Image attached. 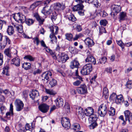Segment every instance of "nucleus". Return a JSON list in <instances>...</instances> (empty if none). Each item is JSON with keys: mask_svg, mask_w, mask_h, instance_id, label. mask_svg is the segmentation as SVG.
<instances>
[{"mask_svg": "<svg viewBox=\"0 0 132 132\" xmlns=\"http://www.w3.org/2000/svg\"><path fill=\"white\" fill-rule=\"evenodd\" d=\"M4 54L8 57H11V53L10 48H7L4 51Z\"/></svg>", "mask_w": 132, "mask_h": 132, "instance_id": "nucleus-42", "label": "nucleus"}, {"mask_svg": "<svg viewBox=\"0 0 132 132\" xmlns=\"http://www.w3.org/2000/svg\"><path fill=\"white\" fill-rule=\"evenodd\" d=\"M64 108L65 110L68 113L70 112V108L69 104L68 103H65L64 106Z\"/></svg>", "mask_w": 132, "mask_h": 132, "instance_id": "nucleus-39", "label": "nucleus"}, {"mask_svg": "<svg viewBox=\"0 0 132 132\" xmlns=\"http://www.w3.org/2000/svg\"><path fill=\"white\" fill-rule=\"evenodd\" d=\"M52 75V73L51 72L48 71L43 73L42 75V77L44 78V80H48L49 78L51 77Z\"/></svg>", "mask_w": 132, "mask_h": 132, "instance_id": "nucleus-21", "label": "nucleus"}, {"mask_svg": "<svg viewBox=\"0 0 132 132\" xmlns=\"http://www.w3.org/2000/svg\"><path fill=\"white\" fill-rule=\"evenodd\" d=\"M39 108L40 111L44 113L47 112L49 108V106L46 104H42L39 106Z\"/></svg>", "mask_w": 132, "mask_h": 132, "instance_id": "nucleus-13", "label": "nucleus"}, {"mask_svg": "<svg viewBox=\"0 0 132 132\" xmlns=\"http://www.w3.org/2000/svg\"><path fill=\"white\" fill-rule=\"evenodd\" d=\"M75 1L78 3L80 4H82L84 2L88 3H90L91 2V1H90V0H76Z\"/></svg>", "mask_w": 132, "mask_h": 132, "instance_id": "nucleus-50", "label": "nucleus"}, {"mask_svg": "<svg viewBox=\"0 0 132 132\" xmlns=\"http://www.w3.org/2000/svg\"><path fill=\"white\" fill-rule=\"evenodd\" d=\"M25 128L27 130H29L32 131L34 129V127L32 126V123L30 125L29 124L27 123L25 126Z\"/></svg>", "mask_w": 132, "mask_h": 132, "instance_id": "nucleus-37", "label": "nucleus"}, {"mask_svg": "<svg viewBox=\"0 0 132 132\" xmlns=\"http://www.w3.org/2000/svg\"><path fill=\"white\" fill-rule=\"evenodd\" d=\"M117 95L115 93H112L110 97V100H115L116 97Z\"/></svg>", "mask_w": 132, "mask_h": 132, "instance_id": "nucleus-51", "label": "nucleus"}, {"mask_svg": "<svg viewBox=\"0 0 132 132\" xmlns=\"http://www.w3.org/2000/svg\"><path fill=\"white\" fill-rule=\"evenodd\" d=\"M5 110V106L3 105V103L0 104V110L1 111V112L2 114H3L4 112L3 111Z\"/></svg>", "mask_w": 132, "mask_h": 132, "instance_id": "nucleus-52", "label": "nucleus"}, {"mask_svg": "<svg viewBox=\"0 0 132 132\" xmlns=\"http://www.w3.org/2000/svg\"><path fill=\"white\" fill-rule=\"evenodd\" d=\"M81 83V82L80 81L77 80L73 83V85L75 86H78Z\"/></svg>", "mask_w": 132, "mask_h": 132, "instance_id": "nucleus-61", "label": "nucleus"}, {"mask_svg": "<svg viewBox=\"0 0 132 132\" xmlns=\"http://www.w3.org/2000/svg\"><path fill=\"white\" fill-rule=\"evenodd\" d=\"M91 3L96 7H97L98 5V2L97 0H93L92 2H91Z\"/></svg>", "mask_w": 132, "mask_h": 132, "instance_id": "nucleus-59", "label": "nucleus"}, {"mask_svg": "<svg viewBox=\"0 0 132 132\" xmlns=\"http://www.w3.org/2000/svg\"><path fill=\"white\" fill-rule=\"evenodd\" d=\"M59 59L62 62L64 63L69 59V57L68 55L64 53H62L60 56Z\"/></svg>", "mask_w": 132, "mask_h": 132, "instance_id": "nucleus-20", "label": "nucleus"}, {"mask_svg": "<svg viewBox=\"0 0 132 132\" xmlns=\"http://www.w3.org/2000/svg\"><path fill=\"white\" fill-rule=\"evenodd\" d=\"M37 20L38 21L39 24H43L44 19L43 18H41L40 16L37 14H35L34 15Z\"/></svg>", "mask_w": 132, "mask_h": 132, "instance_id": "nucleus-31", "label": "nucleus"}, {"mask_svg": "<svg viewBox=\"0 0 132 132\" xmlns=\"http://www.w3.org/2000/svg\"><path fill=\"white\" fill-rule=\"evenodd\" d=\"M40 42V43L41 46H42V47H45V50L47 48H48V47H47L46 46L44 41L43 40H42Z\"/></svg>", "mask_w": 132, "mask_h": 132, "instance_id": "nucleus-62", "label": "nucleus"}, {"mask_svg": "<svg viewBox=\"0 0 132 132\" xmlns=\"http://www.w3.org/2000/svg\"><path fill=\"white\" fill-rule=\"evenodd\" d=\"M77 90L79 93L82 94H84L87 92V87L85 84L81 85L80 87L78 88Z\"/></svg>", "mask_w": 132, "mask_h": 132, "instance_id": "nucleus-8", "label": "nucleus"}, {"mask_svg": "<svg viewBox=\"0 0 132 132\" xmlns=\"http://www.w3.org/2000/svg\"><path fill=\"white\" fill-rule=\"evenodd\" d=\"M100 15L102 17H104L108 15V14L106 13L104 11L101 12L100 13Z\"/></svg>", "mask_w": 132, "mask_h": 132, "instance_id": "nucleus-60", "label": "nucleus"}, {"mask_svg": "<svg viewBox=\"0 0 132 132\" xmlns=\"http://www.w3.org/2000/svg\"><path fill=\"white\" fill-rule=\"evenodd\" d=\"M123 101V97L122 95H117L115 99V102L117 104H120Z\"/></svg>", "mask_w": 132, "mask_h": 132, "instance_id": "nucleus-28", "label": "nucleus"}, {"mask_svg": "<svg viewBox=\"0 0 132 132\" xmlns=\"http://www.w3.org/2000/svg\"><path fill=\"white\" fill-rule=\"evenodd\" d=\"M97 119V117L95 114H94L93 115L90 116L88 119L90 123L96 122Z\"/></svg>", "mask_w": 132, "mask_h": 132, "instance_id": "nucleus-27", "label": "nucleus"}, {"mask_svg": "<svg viewBox=\"0 0 132 132\" xmlns=\"http://www.w3.org/2000/svg\"><path fill=\"white\" fill-rule=\"evenodd\" d=\"M26 23L28 26H30L34 23V21L32 19H26L25 22Z\"/></svg>", "mask_w": 132, "mask_h": 132, "instance_id": "nucleus-40", "label": "nucleus"}, {"mask_svg": "<svg viewBox=\"0 0 132 132\" xmlns=\"http://www.w3.org/2000/svg\"><path fill=\"white\" fill-rule=\"evenodd\" d=\"M86 62H91L94 65L96 64V60L95 58L91 55H88L85 60Z\"/></svg>", "mask_w": 132, "mask_h": 132, "instance_id": "nucleus-16", "label": "nucleus"}, {"mask_svg": "<svg viewBox=\"0 0 132 132\" xmlns=\"http://www.w3.org/2000/svg\"><path fill=\"white\" fill-rule=\"evenodd\" d=\"M49 84L51 87H52L55 86L57 85V82L56 80L54 79H52L50 82Z\"/></svg>", "mask_w": 132, "mask_h": 132, "instance_id": "nucleus-43", "label": "nucleus"}, {"mask_svg": "<svg viewBox=\"0 0 132 132\" xmlns=\"http://www.w3.org/2000/svg\"><path fill=\"white\" fill-rule=\"evenodd\" d=\"M84 6L82 4H79L74 6L72 8L73 11H79L83 9Z\"/></svg>", "mask_w": 132, "mask_h": 132, "instance_id": "nucleus-23", "label": "nucleus"}, {"mask_svg": "<svg viewBox=\"0 0 132 132\" xmlns=\"http://www.w3.org/2000/svg\"><path fill=\"white\" fill-rule=\"evenodd\" d=\"M84 113L86 116H90L94 114V109L91 107H88L85 109Z\"/></svg>", "mask_w": 132, "mask_h": 132, "instance_id": "nucleus-10", "label": "nucleus"}, {"mask_svg": "<svg viewBox=\"0 0 132 132\" xmlns=\"http://www.w3.org/2000/svg\"><path fill=\"white\" fill-rule=\"evenodd\" d=\"M76 111L78 118L82 119L84 117V114L82 108L81 107L77 108Z\"/></svg>", "mask_w": 132, "mask_h": 132, "instance_id": "nucleus-14", "label": "nucleus"}, {"mask_svg": "<svg viewBox=\"0 0 132 132\" xmlns=\"http://www.w3.org/2000/svg\"><path fill=\"white\" fill-rule=\"evenodd\" d=\"M100 23L101 26H105L107 23V22L106 20H101Z\"/></svg>", "mask_w": 132, "mask_h": 132, "instance_id": "nucleus-56", "label": "nucleus"}, {"mask_svg": "<svg viewBox=\"0 0 132 132\" xmlns=\"http://www.w3.org/2000/svg\"><path fill=\"white\" fill-rule=\"evenodd\" d=\"M85 42L89 47L92 46L94 44L93 40L89 37L85 40Z\"/></svg>", "mask_w": 132, "mask_h": 132, "instance_id": "nucleus-22", "label": "nucleus"}, {"mask_svg": "<svg viewBox=\"0 0 132 132\" xmlns=\"http://www.w3.org/2000/svg\"><path fill=\"white\" fill-rule=\"evenodd\" d=\"M3 57L2 54L0 53V66H1L3 63Z\"/></svg>", "mask_w": 132, "mask_h": 132, "instance_id": "nucleus-63", "label": "nucleus"}, {"mask_svg": "<svg viewBox=\"0 0 132 132\" xmlns=\"http://www.w3.org/2000/svg\"><path fill=\"white\" fill-rule=\"evenodd\" d=\"M22 67L26 70H28L31 67L30 64L29 63H24L22 65Z\"/></svg>", "mask_w": 132, "mask_h": 132, "instance_id": "nucleus-35", "label": "nucleus"}, {"mask_svg": "<svg viewBox=\"0 0 132 132\" xmlns=\"http://www.w3.org/2000/svg\"><path fill=\"white\" fill-rule=\"evenodd\" d=\"M61 123L62 126L66 129H68L70 127V124L69 119L67 117H63L61 118Z\"/></svg>", "mask_w": 132, "mask_h": 132, "instance_id": "nucleus-5", "label": "nucleus"}, {"mask_svg": "<svg viewBox=\"0 0 132 132\" xmlns=\"http://www.w3.org/2000/svg\"><path fill=\"white\" fill-rule=\"evenodd\" d=\"M24 58L25 59L29 60L31 61H33L34 60V59L30 55H26L24 57Z\"/></svg>", "mask_w": 132, "mask_h": 132, "instance_id": "nucleus-49", "label": "nucleus"}, {"mask_svg": "<svg viewBox=\"0 0 132 132\" xmlns=\"http://www.w3.org/2000/svg\"><path fill=\"white\" fill-rule=\"evenodd\" d=\"M13 106L12 105V103L10 105V112H8L6 113V117L8 119L10 118L11 114L12 115L13 114Z\"/></svg>", "mask_w": 132, "mask_h": 132, "instance_id": "nucleus-25", "label": "nucleus"}, {"mask_svg": "<svg viewBox=\"0 0 132 132\" xmlns=\"http://www.w3.org/2000/svg\"><path fill=\"white\" fill-rule=\"evenodd\" d=\"M126 87L128 88H132V81H129L127 82L126 85Z\"/></svg>", "mask_w": 132, "mask_h": 132, "instance_id": "nucleus-55", "label": "nucleus"}, {"mask_svg": "<svg viewBox=\"0 0 132 132\" xmlns=\"http://www.w3.org/2000/svg\"><path fill=\"white\" fill-rule=\"evenodd\" d=\"M66 39L69 41H71L72 39L73 36L71 33H67L65 34Z\"/></svg>", "mask_w": 132, "mask_h": 132, "instance_id": "nucleus-41", "label": "nucleus"}, {"mask_svg": "<svg viewBox=\"0 0 132 132\" xmlns=\"http://www.w3.org/2000/svg\"><path fill=\"white\" fill-rule=\"evenodd\" d=\"M91 123V125L89 126V127L90 129H94L97 125L96 122H93Z\"/></svg>", "mask_w": 132, "mask_h": 132, "instance_id": "nucleus-53", "label": "nucleus"}, {"mask_svg": "<svg viewBox=\"0 0 132 132\" xmlns=\"http://www.w3.org/2000/svg\"><path fill=\"white\" fill-rule=\"evenodd\" d=\"M54 8L55 10L57 11L63 10L65 9V4L63 3H57L54 4Z\"/></svg>", "mask_w": 132, "mask_h": 132, "instance_id": "nucleus-12", "label": "nucleus"}, {"mask_svg": "<svg viewBox=\"0 0 132 132\" xmlns=\"http://www.w3.org/2000/svg\"><path fill=\"white\" fill-rule=\"evenodd\" d=\"M4 40L1 42L0 45L2 49H3L5 47L7 43L9 44H10L11 43V40L7 36H4Z\"/></svg>", "mask_w": 132, "mask_h": 132, "instance_id": "nucleus-11", "label": "nucleus"}, {"mask_svg": "<svg viewBox=\"0 0 132 132\" xmlns=\"http://www.w3.org/2000/svg\"><path fill=\"white\" fill-rule=\"evenodd\" d=\"M45 90L46 93L50 95H54L56 94L52 90L46 89Z\"/></svg>", "mask_w": 132, "mask_h": 132, "instance_id": "nucleus-46", "label": "nucleus"}, {"mask_svg": "<svg viewBox=\"0 0 132 132\" xmlns=\"http://www.w3.org/2000/svg\"><path fill=\"white\" fill-rule=\"evenodd\" d=\"M51 14V19L53 21H55L56 19L57 16V13L55 11L52 12Z\"/></svg>", "mask_w": 132, "mask_h": 132, "instance_id": "nucleus-36", "label": "nucleus"}, {"mask_svg": "<svg viewBox=\"0 0 132 132\" xmlns=\"http://www.w3.org/2000/svg\"><path fill=\"white\" fill-rule=\"evenodd\" d=\"M106 31L105 28L102 27H101L100 28L99 34H102L103 33H106Z\"/></svg>", "mask_w": 132, "mask_h": 132, "instance_id": "nucleus-57", "label": "nucleus"}, {"mask_svg": "<svg viewBox=\"0 0 132 132\" xmlns=\"http://www.w3.org/2000/svg\"><path fill=\"white\" fill-rule=\"evenodd\" d=\"M116 42L121 47L122 49L124 48L125 44L122 43L121 40H116Z\"/></svg>", "mask_w": 132, "mask_h": 132, "instance_id": "nucleus-47", "label": "nucleus"}, {"mask_svg": "<svg viewBox=\"0 0 132 132\" xmlns=\"http://www.w3.org/2000/svg\"><path fill=\"white\" fill-rule=\"evenodd\" d=\"M68 19L69 20L72 21H75L76 20V19L74 15L73 14H71L70 15L68 18Z\"/></svg>", "mask_w": 132, "mask_h": 132, "instance_id": "nucleus-48", "label": "nucleus"}, {"mask_svg": "<svg viewBox=\"0 0 132 132\" xmlns=\"http://www.w3.org/2000/svg\"><path fill=\"white\" fill-rule=\"evenodd\" d=\"M107 111L106 105L103 104L99 106L98 110V113L101 117H104L106 114Z\"/></svg>", "mask_w": 132, "mask_h": 132, "instance_id": "nucleus-3", "label": "nucleus"}, {"mask_svg": "<svg viewBox=\"0 0 132 132\" xmlns=\"http://www.w3.org/2000/svg\"><path fill=\"white\" fill-rule=\"evenodd\" d=\"M50 31L51 32L50 35L51 39V43L52 44L56 43L57 41L56 37L55 35L57 34L58 32L59 28L56 26H51L49 27Z\"/></svg>", "mask_w": 132, "mask_h": 132, "instance_id": "nucleus-1", "label": "nucleus"}, {"mask_svg": "<svg viewBox=\"0 0 132 132\" xmlns=\"http://www.w3.org/2000/svg\"><path fill=\"white\" fill-rule=\"evenodd\" d=\"M55 102L56 104V106L58 108L62 106L63 105V100L60 97L57 98L55 100Z\"/></svg>", "mask_w": 132, "mask_h": 132, "instance_id": "nucleus-19", "label": "nucleus"}, {"mask_svg": "<svg viewBox=\"0 0 132 132\" xmlns=\"http://www.w3.org/2000/svg\"><path fill=\"white\" fill-rule=\"evenodd\" d=\"M15 104L17 111H21L23 108L24 104L22 101L19 100H16L15 102Z\"/></svg>", "mask_w": 132, "mask_h": 132, "instance_id": "nucleus-6", "label": "nucleus"}, {"mask_svg": "<svg viewBox=\"0 0 132 132\" xmlns=\"http://www.w3.org/2000/svg\"><path fill=\"white\" fill-rule=\"evenodd\" d=\"M125 121L128 120L129 123L132 121V113L129 110L124 112Z\"/></svg>", "mask_w": 132, "mask_h": 132, "instance_id": "nucleus-7", "label": "nucleus"}, {"mask_svg": "<svg viewBox=\"0 0 132 132\" xmlns=\"http://www.w3.org/2000/svg\"><path fill=\"white\" fill-rule=\"evenodd\" d=\"M127 16L126 13L125 12H122L120 13L119 15V20L120 22L121 21L125 20Z\"/></svg>", "mask_w": 132, "mask_h": 132, "instance_id": "nucleus-29", "label": "nucleus"}, {"mask_svg": "<svg viewBox=\"0 0 132 132\" xmlns=\"http://www.w3.org/2000/svg\"><path fill=\"white\" fill-rule=\"evenodd\" d=\"M79 65V63L78 61L75 60L71 62L70 67L72 69L76 68L78 71V68Z\"/></svg>", "mask_w": 132, "mask_h": 132, "instance_id": "nucleus-17", "label": "nucleus"}, {"mask_svg": "<svg viewBox=\"0 0 132 132\" xmlns=\"http://www.w3.org/2000/svg\"><path fill=\"white\" fill-rule=\"evenodd\" d=\"M19 20L20 22V23H23L25 22L26 19V16L22 14H21Z\"/></svg>", "mask_w": 132, "mask_h": 132, "instance_id": "nucleus-45", "label": "nucleus"}, {"mask_svg": "<svg viewBox=\"0 0 132 132\" xmlns=\"http://www.w3.org/2000/svg\"><path fill=\"white\" fill-rule=\"evenodd\" d=\"M6 24V22L5 21L0 20V30L2 29L3 26L5 25Z\"/></svg>", "mask_w": 132, "mask_h": 132, "instance_id": "nucleus-58", "label": "nucleus"}, {"mask_svg": "<svg viewBox=\"0 0 132 132\" xmlns=\"http://www.w3.org/2000/svg\"><path fill=\"white\" fill-rule=\"evenodd\" d=\"M76 78L77 79H79V81H80L81 82L83 81L82 78L81 77L79 76L78 75V71H77V70H76Z\"/></svg>", "mask_w": 132, "mask_h": 132, "instance_id": "nucleus-54", "label": "nucleus"}, {"mask_svg": "<svg viewBox=\"0 0 132 132\" xmlns=\"http://www.w3.org/2000/svg\"><path fill=\"white\" fill-rule=\"evenodd\" d=\"M108 113L110 116H113L115 114V109L112 107H110Z\"/></svg>", "mask_w": 132, "mask_h": 132, "instance_id": "nucleus-33", "label": "nucleus"}, {"mask_svg": "<svg viewBox=\"0 0 132 132\" xmlns=\"http://www.w3.org/2000/svg\"><path fill=\"white\" fill-rule=\"evenodd\" d=\"M103 96L104 97V98L106 99L108 98L109 96V91L107 88L106 87H104L103 90Z\"/></svg>", "mask_w": 132, "mask_h": 132, "instance_id": "nucleus-30", "label": "nucleus"}, {"mask_svg": "<svg viewBox=\"0 0 132 132\" xmlns=\"http://www.w3.org/2000/svg\"><path fill=\"white\" fill-rule=\"evenodd\" d=\"M72 129L78 131L80 129V127L79 124L77 123L74 124L72 126Z\"/></svg>", "mask_w": 132, "mask_h": 132, "instance_id": "nucleus-38", "label": "nucleus"}, {"mask_svg": "<svg viewBox=\"0 0 132 132\" xmlns=\"http://www.w3.org/2000/svg\"><path fill=\"white\" fill-rule=\"evenodd\" d=\"M46 51L48 53H49L54 59H56V56L55 53L54 52L51 50L48 47L46 49Z\"/></svg>", "mask_w": 132, "mask_h": 132, "instance_id": "nucleus-32", "label": "nucleus"}, {"mask_svg": "<svg viewBox=\"0 0 132 132\" xmlns=\"http://www.w3.org/2000/svg\"><path fill=\"white\" fill-rule=\"evenodd\" d=\"M11 63L12 64L14 65L17 67H19L20 65V60L18 57H16L12 60Z\"/></svg>", "mask_w": 132, "mask_h": 132, "instance_id": "nucleus-18", "label": "nucleus"}, {"mask_svg": "<svg viewBox=\"0 0 132 132\" xmlns=\"http://www.w3.org/2000/svg\"><path fill=\"white\" fill-rule=\"evenodd\" d=\"M21 14L19 13H16L14 14L13 16V17L16 21L19 22H20L19 21L20 17Z\"/></svg>", "mask_w": 132, "mask_h": 132, "instance_id": "nucleus-34", "label": "nucleus"}, {"mask_svg": "<svg viewBox=\"0 0 132 132\" xmlns=\"http://www.w3.org/2000/svg\"><path fill=\"white\" fill-rule=\"evenodd\" d=\"M13 25L18 32L20 33L23 32V27L21 24H13Z\"/></svg>", "mask_w": 132, "mask_h": 132, "instance_id": "nucleus-24", "label": "nucleus"}, {"mask_svg": "<svg viewBox=\"0 0 132 132\" xmlns=\"http://www.w3.org/2000/svg\"><path fill=\"white\" fill-rule=\"evenodd\" d=\"M84 10L83 9L80 10L78 11V13L80 15L82 16L84 15Z\"/></svg>", "mask_w": 132, "mask_h": 132, "instance_id": "nucleus-64", "label": "nucleus"}, {"mask_svg": "<svg viewBox=\"0 0 132 132\" xmlns=\"http://www.w3.org/2000/svg\"><path fill=\"white\" fill-rule=\"evenodd\" d=\"M93 70L92 63H89L84 65L81 71V74L83 75L89 74Z\"/></svg>", "mask_w": 132, "mask_h": 132, "instance_id": "nucleus-2", "label": "nucleus"}, {"mask_svg": "<svg viewBox=\"0 0 132 132\" xmlns=\"http://www.w3.org/2000/svg\"><path fill=\"white\" fill-rule=\"evenodd\" d=\"M30 97L32 100H34L39 95V93L36 90H32L29 94Z\"/></svg>", "mask_w": 132, "mask_h": 132, "instance_id": "nucleus-15", "label": "nucleus"}, {"mask_svg": "<svg viewBox=\"0 0 132 132\" xmlns=\"http://www.w3.org/2000/svg\"><path fill=\"white\" fill-rule=\"evenodd\" d=\"M121 7L120 5H114L112 6L111 8V12L110 14L113 17L116 15L120 11Z\"/></svg>", "mask_w": 132, "mask_h": 132, "instance_id": "nucleus-4", "label": "nucleus"}, {"mask_svg": "<svg viewBox=\"0 0 132 132\" xmlns=\"http://www.w3.org/2000/svg\"><path fill=\"white\" fill-rule=\"evenodd\" d=\"M41 12L45 15H47L51 14L52 11L51 7L47 6L43 8Z\"/></svg>", "mask_w": 132, "mask_h": 132, "instance_id": "nucleus-9", "label": "nucleus"}, {"mask_svg": "<svg viewBox=\"0 0 132 132\" xmlns=\"http://www.w3.org/2000/svg\"><path fill=\"white\" fill-rule=\"evenodd\" d=\"M32 39L34 44H36L37 46L39 45L40 42L38 37H35L32 38Z\"/></svg>", "mask_w": 132, "mask_h": 132, "instance_id": "nucleus-44", "label": "nucleus"}, {"mask_svg": "<svg viewBox=\"0 0 132 132\" xmlns=\"http://www.w3.org/2000/svg\"><path fill=\"white\" fill-rule=\"evenodd\" d=\"M7 32L9 35H13L14 32V29L13 27L12 26H9L7 30Z\"/></svg>", "mask_w": 132, "mask_h": 132, "instance_id": "nucleus-26", "label": "nucleus"}]
</instances>
